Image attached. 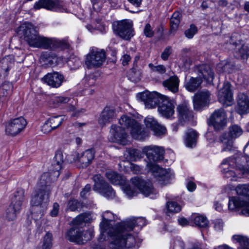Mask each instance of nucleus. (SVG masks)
Segmentation results:
<instances>
[{"instance_id":"obj_1","label":"nucleus","mask_w":249,"mask_h":249,"mask_svg":"<svg viewBox=\"0 0 249 249\" xmlns=\"http://www.w3.org/2000/svg\"><path fill=\"white\" fill-rule=\"evenodd\" d=\"M18 34L32 47L44 49L64 50L70 47L66 40L50 38L39 35L36 28L30 22H24L18 28Z\"/></svg>"},{"instance_id":"obj_2","label":"nucleus","mask_w":249,"mask_h":249,"mask_svg":"<svg viewBox=\"0 0 249 249\" xmlns=\"http://www.w3.org/2000/svg\"><path fill=\"white\" fill-rule=\"evenodd\" d=\"M50 173H43L37 184V188L31 200V213L35 220L41 218L47 209L51 190Z\"/></svg>"},{"instance_id":"obj_3","label":"nucleus","mask_w":249,"mask_h":249,"mask_svg":"<svg viewBox=\"0 0 249 249\" xmlns=\"http://www.w3.org/2000/svg\"><path fill=\"white\" fill-rule=\"evenodd\" d=\"M142 152L149 160L146 164L148 170L158 180L163 181L165 184L167 183L173 176L171 170L161 168L155 163L163 159L165 152L164 148L156 145H149L144 147Z\"/></svg>"},{"instance_id":"obj_4","label":"nucleus","mask_w":249,"mask_h":249,"mask_svg":"<svg viewBox=\"0 0 249 249\" xmlns=\"http://www.w3.org/2000/svg\"><path fill=\"white\" fill-rule=\"evenodd\" d=\"M235 190L238 196L229 197V210L234 211L245 207L241 213L243 215L249 216V184H239Z\"/></svg>"},{"instance_id":"obj_5","label":"nucleus","mask_w":249,"mask_h":249,"mask_svg":"<svg viewBox=\"0 0 249 249\" xmlns=\"http://www.w3.org/2000/svg\"><path fill=\"white\" fill-rule=\"evenodd\" d=\"M131 183L133 187L129 184H125L123 187L124 193L129 198L137 195V189L145 196H149L151 198H155L157 192L150 182H145L142 178L137 177L131 179Z\"/></svg>"},{"instance_id":"obj_6","label":"nucleus","mask_w":249,"mask_h":249,"mask_svg":"<svg viewBox=\"0 0 249 249\" xmlns=\"http://www.w3.org/2000/svg\"><path fill=\"white\" fill-rule=\"evenodd\" d=\"M116 231H110L111 235L109 248L110 249H130L135 247L137 242V238L131 234H117Z\"/></svg>"},{"instance_id":"obj_7","label":"nucleus","mask_w":249,"mask_h":249,"mask_svg":"<svg viewBox=\"0 0 249 249\" xmlns=\"http://www.w3.org/2000/svg\"><path fill=\"white\" fill-rule=\"evenodd\" d=\"M102 221L100 224V229L101 231L100 236V240L102 239L103 240H105L106 237H104L105 236V234H107L111 238V235L109 232L110 231H112V230L117 231L115 232L118 234H123L125 233L124 231H122V228L118 227L121 224V222L117 223L114 227L111 226V224L110 222L114 220V215L111 212L108 211L102 213Z\"/></svg>"},{"instance_id":"obj_8","label":"nucleus","mask_w":249,"mask_h":249,"mask_svg":"<svg viewBox=\"0 0 249 249\" xmlns=\"http://www.w3.org/2000/svg\"><path fill=\"white\" fill-rule=\"evenodd\" d=\"M120 127L122 129H130L132 137L136 140H143L147 136L145 131L142 130L141 126L134 119L123 115L119 121Z\"/></svg>"},{"instance_id":"obj_9","label":"nucleus","mask_w":249,"mask_h":249,"mask_svg":"<svg viewBox=\"0 0 249 249\" xmlns=\"http://www.w3.org/2000/svg\"><path fill=\"white\" fill-rule=\"evenodd\" d=\"M243 132L242 128L237 124L230 126L228 133H224L219 137V141L223 144L221 151H231L233 147V140L241 136Z\"/></svg>"},{"instance_id":"obj_10","label":"nucleus","mask_w":249,"mask_h":249,"mask_svg":"<svg viewBox=\"0 0 249 249\" xmlns=\"http://www.w3.org/2000/svg\"><path fill=\"white\" fill-rule=\"evenodd\" d=\"M94 236L92 230L84 231L81 228L73 226L66 233V238L71 242L84 244L91 240Z\"/></svg>"},{"instance_id":"obj_11","label":"nucleus","mask_w":249,"mask_h":249,"mask_svg":"<svg viewBox=\"0 0 249 249\" xmlns=\"http://www.w3.org/2000/svg\"><path fill=\"white\" fill-rule=\"evenodd\" d=\"M94 182L93 190L97 191L108 199H112L115 196V192L112 188L106 182L103 177L97 174L93 178Z\"/></svg>"},{"instance_id":"obj_12","label":"nucleus","mask_w":249,"mask_h":249,"mask_svg":"<svg viewBox=\"0 0 249 249\" xmlns=\"http://www.w3.org/2000/svg\"><path fill=\"white\" fill-rule=\"evenodd\" d=\"M113 29L116 35L124 40H128L134 36L133 25L127 20L114 22Z\"/></svg>"},{"instance_id":"obj_13","label":"nucleus","mask_w":249,"mask_h":249,"mask_svg":"<svg viewBox=\"0 0 249 249\" xmlns=\"http://www.w3.org/2000/svg\"><path fill=\"white\" fill-rule=\"evenodd\" d=\"M106 59L105 52L97 49L91 50L87 55L85 64L89 69L101 66Z\"/></svg>"},{"instance_id":"obj_14","label":"nucleus","mask_w":249,"mask_h":249,"mask_svg":"<svg viewBox=\"0 0 249 249\" xmlns=\"http://www.w3.org/2000/svg\"><path fill=\"white\" fill-rule=\"evenodd\" d=\"M164 96L156 91H145L137 94V97L143 102L147 108L156 107L160 104Z\"/></svg>"},{"instance_id":"obj_15","label":"nucleus","mask_w":249,"mask_h":249,"mask_svg":"<svg viewBox=\"0 0 249 249\" xmlns=\"http://www.w3.org/2000/svg\"><path fill=\"white\" fill-rule=\"evenodd\" d=\"M208 123L209 125L213 126L215 130L223 129L227 123L226 112L223 108L215 110L210 116Z\"/></svg>"},{"instance_id":"obj_16","label":"nucleus","mask_w":249,"mask_h":249,"mask_svg":"<svg viewBox=\"0 0 249 249\" xmlns=\"http://www.w3.org/2000/svg\"><path fill=\"white\" fill-rule=\"evenodd\" d=\"M27 125L23 117L11 119L5 125V133L8 135L15 136L22 131Z\"/></svg>"},{"instance_id":"obj_17","label":"nucleus","mask_w":249,"mask_h":249,"mask_svg":"<svg viewBox=\"0 0 249 249\" xmlns=\"http://www.w3.org/2000/svg\"><path fill=\"white\" fill-rule=\"evenodd\" d=\"M211 93L207 89L196 92L193 97L194 108L196 111H201L209 106L211 100Z\"/></svg>"},{"instance_id":"obj_18","label":"nucleus","mask_w":249,"mask_h":249,"mask_svg":"<svg viewBox=\"0 0 249 249\" xmlns=\"http://www.w3.org/2000/svg\"><path fill=\"white\" fill-rule=\"evenodd\" d=\"M249 161V156L240 154L233 158L224 160L222 161V164L228 163L229 166H233V168L242 171L243 173L245 174L246 167L248 165Z\"/></svg>"},{"instance_id":"obj_19","label":"nucleus","mask_w":249,"mask_h":249,"mask_svg":"<svg viewBox=\"0 0 249 249\" xmlns=\"http://www.w3.org/2000/svg\"><path fill=\"white\" fill-rule=\"evenodd\" d=\"M64 3L61 0H39L34 6L35 9L45 8L47 10L61 11L64 8Z\"/></svg>"},{"instance_id":"obj_20","label":"nucleus","mask_w":249,"mask_h":249,"mask_svg":"<svg viewBox=\"0 0 249 249\" xmlns=\"http://www.w3.org/2000/svg\"><path fill=\"white\" fill-rule=\"evenodd\" d=\"M146 225V220L143 217L131 218L122 221L118 226L119 228H122V231H125L127 234L129 231L133 230L134 227H138L141 229Z\"/></svg>"},{"instance_id":"obj_21","label":"nucleus","mask_w":249,"mask_h":249,"mask_svg":"<svg viewBox=\"0 0 249 249\" xmlns=\"http://www.w3.org/2000/svg\"><path fill=\"white\" fill-rule=\"evenodd\" d=\"M110 141L112 142H118L122 144H126L127 134L125 130L122 129L119 126L112 124L110 130Z\"/></svg>"},{"instance_id":"obj_22","label":"nucleus","mask_w":249,"mask_h":249,"mask_svg":"<svg viewBox=\"0 0 249 249\" xmlns=\"http://www.w3.org/2000/svg\"><path fill=\"white\" fill-rule=\"evenodd\" d=\"M174 105L173 102L166 96L162 99L158 106V111L163 117L168 119L174 114Z\"/></svg>"},{"instance_id":"obj_23","label":"nucleus","mask_w":249,"mask_h":249,"mask_svg":"<svg viewBox=\"0 0 249 249\" xmlns=\"http://www.w3.org/2000/svg\"><path fill=\"white\" fill-rule=\"evenodd\" d=\"M219 101L226 106H230L232 104L233 95L231 90V84L228 82L224 83L222 88L218 92Z\"/></svg>"},{"instance_id":"obj_24","label":"nucleus","mask_w":249,"mask_h":249,"mask_svg":"<svg viewBox=\"0 0 249 249\" xmlns=\"http://www.w3.org/2000/svg\"><path fill=\"white\" fill-rule=\"evenodd\" d=\"M117 116V111L114 107L107 106L102 111L98 119L99 124L102 126L110 123Z\"/></svg>"},{"instance_id":"obj_25","label":"nucleus","mask_w":249,"mask_h":249,"mask_svg":"<svg viewBox=\"0 0 249 249\" xmlns=\"http://www.w3.org/2000/svg\"><path fill=\"white\" fill-rule=\"evenodd\" d=\"M42 81L53 88H57L62 84L64 80V76L59 72L48 73L42 78Z\"/></svg>"},{"instance_id":"obj_26","label":"nucleus","mask_w":249,"mask_h":249,"mask_svg":"<svg viewBox=\"0 0 249 249\" xmlns=\"http://www.w3.org/2000/svg\"><path fill=\"white\" fill-rule=\"evenodd\" d=\"M144 123L147 127L149 128L156 136H160L165 134V127L160 125L157 120L152 117H147L144 119Z\"/></svg>"},{"instance_id":"obj_27","label":"nucleus","mask_w":249,"mask_h":249,"mask_svg":"<svg viewBox=\"0 0 249 249\" xmlns=\"http://www.w3.org/2000/svg\"><path fill=\"white\" fill-rule=\"evenodd\" d=\"M178 119L180 121H189L194 117V113L189 105L183 103L178 105L177 107Z\"/></svg>"},{"instance_id":"obj_28","label":"nucleus","mask_w":249,"mask_h":249,"mask_svg":"<svg viewBox=\"0 0 249 249\" xmlns=\"http://www.w3.org/2000/svg\"><path fill=\"white\" fill-rule=\"evenodd\" d=\"M95 151L94 149H88L84 151L79 156L78 153L75 152L73 155L76 156V159H73V160H78L82 165L83 167H86L92 162L94 158Z\"/></svg>"},{"instance_id":"obj_29","label":"nucleus","mask_w":249,"mask_h":249,"mask_svg":"<svg viewBox=\"0 0 249 249\" xmlns=\"http://www.w3.org/2000/svg\"><path fill=\"white\" fill-rule=\"evenodd\" d=\"M237 112L239 114L249 112V97L244 93L238 95Z\"/></svg>"},{"instance_id":"obj_30","label":"nucleus","mask_w":249,"mask_h":249,"mask_svg":"<svg viewBox=\"0 0 249 249\" xmlns=\"http://www.w3.org/2000/svg\"><path fill=\"white\" fill-rule=\"evenodd\" d=\"M179 82L178 77L174 75L163 81L162 85L165 89L174 93H176L178 91Z\"/></svg>"},{"instance_id":"obj_31","label":"nucleus","mask_w":249,"mask_h":249,"mask_svg":"<svg viewBox=\"0 0 249 249\" xmlns=\"http://www.w3.org/2000/svg\"><path fill=\"white\" fill-rule=\"evenodd\" d=\"M202 82V79L200 77H191L185 79L184 86L188 91L194 92L201 88Z\"/></svg>"},{"instance_id":"obj_32","label":"nucleus","mask_w":249,"mask_h":249,"mask_svg":"<svg viewBox=\"0 0 249 249\" xmlns=\"http://www.w3.org/2000/svg\"><path fill=\"white\" fill-rule=\"evenodd\" d=\"M92 218L91 214L89 212L84 213L77 215L72 221L74 227L81 228L86 223H90Z\"/></svg>"},{"instance_id":"obj_33","label":"nucleus","mask_w":249,"mask_h":249,"mask_svg":"<svg viewBox=\"0 0 249 249\" xmlns=\"http://www.w3.org/2000/svg\"><path fill=\"white\" fill-rule=\"evenodd\" d=\"M199 72L203 78L208 83H211L214 78V72L210 66L204 65L199 68Z\"/></svg>"},{"instance_id":"obj_34","label":"nucleus","mask_w":249,"mask_h":249,"mask_svg":"<svg viewBox=\"0 0 249 249\" xmlns=\"http://www.w3.org/2000/svg\"><path fill=\"white\" fill-rule=\"evenodd\" d=\"M198 137L197 133L192 129H189L185 133L184 139L185 143L186 146L193 147L196 144L197 138Z\"/></svg>"},{"instance_id":"obj_35","label":"nucleus","mask_w":249,"mask_h":249,"mask_svg":"<svg viewBox=\"0 0 249 249\" xmlns=\"http://www.w3.org/2000/svg\"><path fill=\"white\" fill-rule=\"evenodd\" d=\"M63 161V155L62 151L60 150L57 151L52 163L53 170L57 176L59 175V171L61 169Z\"/></svg>"},{"instance_id":"obj_36","label":"nucleus","mask_w":249,"mask_h":249,"mask_svg":"<svg viewBox=\"0 0 249 249\" xmlns=\"http://www.w3.org/2000/svg\"><path fill=\"white\" fill-rule=\"evenodd\" d=\"M234 69V65L231 62L229 61L222 62L219 63L216 67L218 72L222 73H231Z\"/></svg>"},{"instance_id":"obj_37","label":"nucleus","mask_w":249,"mask_h":249,"mask_svg":"<svg viewBox=\"0 0 249 249\" xmlns=\"http://www.w3.org/2000/svg\"><path fill=\"white\" fill-rule=\"evenodd\" d=\"M106 177L113 184L118 185L122 183L121 177L114 171L106 172Z\"/></svg>"},{"instance_id":"obj_38","label":"nucleus","mask_w":249,"mask_h":249,"mask_svg":"<svg viewBox=\"0 0 249 249\" xmlns=\"http://www.w3.org/2000/svg\"><path fill=\"white\" fill-rule=\"evenodd\" d=\"M12 60V56L8 55L3 57L0 61V69L5 71H8L11 66Z\"/></svg>"},{"instance_id":"obj_39","label":"nucleus","mask_w":249,"mask_h":249,"mask_svg":"<svg viewBox=\"0 0 249 249\" xmlns=\"http://www.w3.org/2000/svg\"><path fill=\"white\" fill-rule=\"evenodd\" d=\"M127 157L132 161H137L143 157V153L139 150L136 149H129L127 151Z\"/></svg>"},{"instance_id":"obj_40","label":"nucleus","mask_w":249,"mask_h":249,"mask_svg":"<svg viewBox=\"0 0 249 249\" xmlns=\"http://www.w3.org/2000/svg\"><path fill=\"white\" fill-rule=\"evenodd\" d=\"M12 85L8 82H5L0 87V97H7L12 90Z\"/></svg>"},{"instance_id":"obj_41","label":"nucleus","mask_w":249,"mask_h":249,"mask_svg":"<svg viewBox=\"0 0 249 249\" xmlns=\"http://www.w3.org/2000/svg\"><path fill=\"white\" fill-rule=\"evenodd\" d=\"M194 223L200 228H207L209 221L206 217L202 215H197L194 219Z\"/></svg>"},{"instance_id":"obj_42","label":"nucleus","mask_w":249,"mask_h":249,"mask_svg":"<svg viewBox=\"0 0 249 249\" xmlns=\"http://www.w3.org/2000/svg\"><path fill=\"white\" fill-rule=\"evenodd\" d=\"M19 212H16V209L9 206L5 211V217L8 221H13L17 218Z\"/></svg>"},{"instance_id":"obj_43","label":"nucleus","mask_w":249,"mask_h":249,"mask_svg":"<svg viewBox=\"0 0 249 249\" xmlns=\"http://www.w3.org/2000/svg\"><path fill=\"white\" fill-rule=\"evenodd\" d=\"M24 191L22 189H18L13 195L11 199L23 203L25 201Z\"/></svg>"},{"instance_id":"obj_44","label":"nucleus","mask_w":249,"mask_h":249,"mask_svg":"<svg viewBox=\"0 0 249 249\" xmlns=\"http://www.w3.org/2000/svg\"><path fill=\"white\" fill-rule=\"evenodd\" d=\"M64 118L61 116H56L48 119L49 123L52 126L53 130L59 127L62 123Z\"/></svg>"},{"instance_id":"obj_45","label":"nucleus","mask_w":249,"mask_h":249,"mask_svg":"<svg viewBox=\"0 0 249 249\" xmlns=\"http://www.w3.org/2000/svg\"><path fill=\"white\" fill-rule=\"evenodd\" d=\"M166 207L169 213H177L181 210V206L176 202H167Z\"/></svg>"},{"instance_id":"obj_46","label":"nucleus","mask_w":249,"mask_h":249,"mask_svg":"<svg viewBox=\"0 0 249 249\" xmlns=\"http://www.w3.org/2000/svg\"><path fill=\"white\" fill-rule=\"evenodd\" d=\"M53 235L47 232L44 237L42 249H50L52 247Z\"/></svg>"},{"instance_id":"obj_47","label":"nucleus","mask_w":249,"mask_h":249,"mask_svg":"<svg viewBox=\"0 0 249 249\" xmlns=\"http://www.w3.org/2000/svg\"><path fill=\"white\" fill-rule=\"evenodd\" d=\"M128 77L132 81L137 82L141 80L142 75L140 71L132 69L128 73Z\"/></svg>"},{"instance_id":"obj_48","label":"nucleus","mask_w":249,"mask_h":249,"mask_svg":"<svg viewBox=\"0 0 249 249\" xmlns=\"http://www.w3.org/2000/svg\"><path fill=\"white\" fill-rule=\"evenodd\" d=\"M149 67L152 71L158 72L160 74H164L166 71L165 67L162 65L154 66L153 64L150 63L149 64Z\"/></svg>"},{"instance_id":"obj_49","label":"nucleus","mask_w":249,"mask_h":249,"mask_svg":"<svg viewBox=\"0 0 249 249\" xmlns=\"http://www.w3.org/2000/svg\"><path fill=\"white\" fill-rule=\"evenodd\" d=\"M68 64L71 69H76L81 65V61L78 57H71L68 61Z\"/></svg>"},{"instance_id":"obj_50","label":"nucleus","mask_w":249,"mask_h":249,"mask_svg":"<svg viewBox=\"0 0 249 249\" xmlns=\"http://www.w3.org/2000/svg\"><path fill=\"white\" fill-rule=\"evenodd\" d=\"M197 31V27L195 25L191 24L190 26V28L185 31L184 34L186 37L190 39L193 37L194 36L196 33Z\"/></svg>"},{"instance_id":"obj_51","label":"nucleus","mask_w":249,"mask_h":249,"mask_svg":"<svg viewBox=\"0 0 249 249\" xmlns=\"http://www.w3.org/2000/svg\"><path fill=\"white\" fill-rule=\"evenodd\" d=\"M68 111L72 112L71 115L73 117H78L81 114L85 112V109L81 108L80 109H77L73 106H69L68 107Z\"/></svg>"},{"instance_id":"obj_52","label":"nucleus","mask_w":249,"mask_h":249,"mask_svg":"<svg viewBox=\"0 0 249 249\" xmlns=\"http://www.w3.org/2000/svg\"><path fill=\"white\" fill-rule=\"evenodd\" d=\"M232 239L236 241L241 245L246 246L248 244V238L242 235H234L232 236Z\"/></svg>"},{"instance_id":"obj_53","label":"nucleus","mask_w":249,"mask_h":249,"mask_svg":"<svg viewBox=\"0 0 249 249\" xmlns=\"http://www.w3.org/2000/svg\"><path fill=\"white\" fill-rule=\"evenodd\" d=\"M238 52L240 56L243 59L247 58L249 56V48L246 45H242L241 48L238 49Z\"/></svg>"},{"instance_id":"obj_54","label":"nucleus","mask_w":249,"mask_h":249,"mask_svg":"<svg viewBox=\"0 0 249 249\" xmlns=\"http://www.w3.org/2000/svg\"><path fill=\"white\" fill-rule=\"evenodd\" d=\"M143 34L147 37L151 38L153 36L154 32L149 23L145 25L143 29Z\"/></svg>"},{"instance_id":"obj_55","label":"nucleus","mask_w":249,"mask_h":249,"mask_svg":"<svg viewBox=\"0 0 249 249\" xmlns=\"http://www.w3.org/2000/svg\"><path fill=\"white\" fill-rule=\"evenodd\" d=\"M80 206V203L76 200H71L68 203V209L71 211H75L77 210Z\"/></svg>"},{"instance_id":"obj_56","label":"nucleus","mask_w":249,"mask_h":249,"mask_svg":"<svg viewBox=\"0 0 249 249\" xmlns=\"http://www.w3.org/2000/svg\"><path fill=\"white\" fill-rule=\"evenodd\" d=\"M70 100V98L67 97L57 96L53 99V102L56 104H66L68 103Z\"/></svg>"},{"instance_id":"obj_57","label":"nucleus","mask_w":249,"mask_h":249,"mask_svg":"<svg viewBox=\"0 0 249 249\" xmlns=\"http://www.w3.org/2000/svg\"><path fill=\"white\" fill-rule=\"evenodd\" d=\"M180 22V20L175 19L172 18L170 19V32H175L178 28V26Z\"/></svg>"},{"instance_id":"obj_58","label":"nucleus","mask_w":249,"mask_h":249,"mask_svg":"<svg viewBox=\"0 0 249 249\" xmlns=\"http://www.w3.org/2000/svg\"><path fill=\"white\" fill-rule=\"evenodd\" d=\"M53 130V129L50 123H49L48 120L45 122L41 128L42 132L45 134L49 133Z\"/></svg>"},{"instance_id":"obj_59","label":"nucleus","mask_w":249,"mask_h":249,"mask_svg":"<svg viewBox=\"0 0 249 249\" xmlns=\"http://www.w3.org/2000/svg\"><path fill=\"white\" fill-rule=\"evenodd\" d=\"M172 48L170 46L167 47L162 53L161 57L163 60H167L172 53Z\"/></svg>"},{"instance_id":"obj_60","label":"nucleus","mask_w":249,"mask_h":249,"mask_svg":"<svg viewBox=\"0 0 249 249\" xmlns=\"http://www.w3.org/2000/svg\"><path fill=\"white\" fill-rule=\"evenodd\" d=\"M91 191V185L89 184H87L80 193V196L82 198H85L88 196Z\"/></svg>"},{"instance_id":"obj_61","label":"nucleus","mask_w":249,"mask_h":249,"mask_svg":"<svg viewBox=\"0 0 249 249\" xmlns=\"http://www.w3.org/2000/svg\"><path fill=\"white\" fill-rule=\"evenodd\" d=\"M23 203H20L19 202L16 200L11 199V202L10 204V206L16 209V212H20Z\"/></svg>"},{"instance_id":"obj_62","label":"nucleus","mask_w":249,"mask_h":249,"mask_svg":"<svg viewBox=\"0 0 249 249\" xmlns=\"http://www.w3.org/2000/svg\"><path fill=\"white\" fill-rule=\"evenodd\" d=\"M130 168L134 173L137 174L141 173L142 170V167L134 163H131Z\"/></svg>"},{"instance_id":"obj_63","label":"nucleus","mask_w":249,"mask_h":249,"mask_svg":"<svg viewBox=\"0 0 249 249\" xmlns=\"http://www.w3.org/2000/svg\"><path fill=\"white\" fill-rule=\"evenodd\" d=\"M214 227L215 230L220 231L223 230V222L221 219H217L214 221Z\"/></svg>"},{"instance_id":"obj_64","label":"nucleus","mask_w":249,"mask_h":249,"mask_svg":"<svg viewBox=\"0 0 249 249\" xmlns=\"http://www.w3.org/2000/svg\"><path fill=\"white\" fill-rule=\"evenodd\" d=\"M59 205L57 203H54L53 205V209L50 213V214L52 216H56L59 211Z\"/></svg>"}]
</instances>
